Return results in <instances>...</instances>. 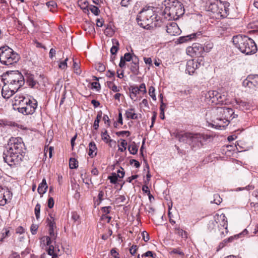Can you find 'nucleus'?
Returning a JSON list of instances; mask_svg holds the SVG:
<instances>
[{
	"label": "nucleus",
	"instance_id": "f257e3e1",
	"mask_svg": "<svg viewBox=\"0 0 258 258\" xmlns=\"http://www.w3.org/2000/svg\"><path fill=\"white\" fill-rule=\"evenodd\" d=\"M6 149L3 154L5 162L11 167L20 165L24 157L25 150L22 139L12 137L8 141Z\"/></svg>",
	"mask_w": 258,
	"mask_h": 258
},
{
	"label": "nucleus",
	"instance_id": "f03ea898",
	"mask_svg": "<svg viewBox=\"0 0 258 258\" xmlns=\"http://www.w3.org/2000/svg\"><path fill=\"white\" fill-rule=\"evenodd\" d=\"M152 7L144 8L138 14L137 21L139 25L147 30L160 27L162 21Z\"/></svg>",
	"mask_w": 258,
	"mask_h": 258
},
{
	"label": "nucleus",
	"instance_id": "7ed1b4c3",
	"mask_svg": "<svg viewBox=\"0 0 258 258\" xmlns=\"http://www.w3.org/2000/svg\"><path fill=\"white\" fill-rule=\"evenodd\" d=\"M37 101L34 98L23 94H17L14 98L13 106L15 110L23 115H32L37 107Z\"/></svg>",
	"mask_w": 258,
	"mask_h": 258
},
{
	"label": "nucleus",
	"instance_id": "20e7f679",
	"mask_svg": "<svg viewBox=\"0 0 258 258\" xmlns=\"http://www.w3.org/2000/svg\"><path fill=\"white\" fill-rule=\"evenodd\" d=\"M175 137L179 142L188 144L194 149L200 148L203 145V142L209 139L208 135L192 133H176Z\"/></svg>",
	"mask_w": 258,
	"mask_h": 258
},
{
	"label": "nucleus",
	"instance_id": "39448f33",
	"mask_svg": "<svg viewBox=\"0 0 258 258\" xmlns=\"http://www.w3.org/2000/svg\"><path fill=\"white\" fill-rule=\"evenodd\" d=\"M214 116L212 121L220 127L227 126L230 120L237 116L233 110L229 107H217L214 111Z\"/></svg>",
	"mask_w": 258,
	"mask_h": 258
},
{
	"label": "nucleus",
	"instance_id": "423d86ee",
	"mask_svg": "<svg viewBox=\"0 0 258 258\" xmlns=\"http://www.w3.org/2000/svg\"><path fill=\"white\" fill-rule=\"evenodd\" d=\"M232 40L235 47L246 55L254 54L257 50L256 45L253 39L245 35L234 36Z\"/></svg>",
	"mask_w": 258,
	"mask_h": 258
},
{
	"label": "nucleus",
	"instance_id": "0eeeda50",
	"mask_svg": "<svg viewBox=\"0 0 258 258\" xmlns=\"http://www.w3.org/2000/svg\"><path fill=\"white\" fill-rule=\"evenodd\" d=\"M165 6L162 14L168 20H176L184 13L183 5L178 0H168Z\"/></svg>",
	"mask_w": 258,
	"mask_h": 258
},
{
	"label": "nucleus",
	"instance_id": "6e6552de",
	"mask_svg": "<svg viewBox=\"0 0 258 258\" xmlns=\"http://www.w3.org/2000/svg\"><path fill=\"white\" fill-rule=\"evenodd\" d=\"M20 58V55L9 46L0 47V62L2 64L10 66L16 63Z\"/></svg>",
	"mask_w": 258,
	"mask_h": 258
},
{
	"label": "nucleus",
	"instance_id": "1a4fd4ad",
	"mask_svg": "<svg viewBox=\"0 0 258 258\" xmlns=\"http://www.w3.org/2000/svg\"><path fill=\"white\" fill-rule=\"evenodd\" d=\"M4 83L19 89L24 85L25 79L23 75L18 71H11L5 76Z\"/></svg>",
	"mask_w": 258,
	"mask_h": 258
},
{
	"label": "nucleus",
	"instance_id": "9d476101",
	"mask_svg": "<svg viewBox=\"0 0 258 258\" xmlns=\"http://www.w3.org/2000/svg\"><path fill=\"white\" fill-rule=\"evenodd\" d=\"M227 96L217 91H209L205 95V101L212 106L226 103Z\"/></svg>",
	"mask_w": 258,
	"mask_h": 258
},
{
	"label": "nucleus",
	"instance_id": "9b49d317",
	"mask_svg": "<svg viewBox=\"0 0 258 258\" xmlns=\"http://www.w3.org/2000/svg\"><path fill=\"white\" fill-rule=\"evenodd\" d=\"M214 222L221 230V235L224 236L225 233H227V220L225 215L223 213H217L214 216Z\"/></svg>",
	"mask_w": 258,
	"mask_h": 258
},
{
	"label": "nucleus",
	"instance_id": "f8f14e48",
	"mask_svg": "<svg viewBox=\"0 0 258 258\" xmlns=\"http://www.w3.org/2000/svg\"><path fill=\"white\" fill-rule=\"evenodd\" d=\"M202 45L199 43H194L191 46L186 49V53L192 57H198V58H203V54Z\"/></svg>",
	"mask_w": 258,
	"mask_h": 258
},
{
	"label": "nucleus",
	"instance_id": "ddd939ff",
	"mask_svg": "<svg viewBox=\"0 0 258 258\" xmlns=\"http://www.w3.org/2000/svg\"><path fill=\"white\" fill-rule=\"evenodd\" d=\"M203 58H198L196 61L194 59L189 60L186 62V73L189 75H193L195 71L200 67L203 62Z\"/></svg>",
	"mask_w": 258,
	"mask_h": 258
},
{
	"label": "nucleus",
	"instance_id": "4468645a",
	"mask_svg": "<svg viewBox=\"0 0 258 258\" xmlns=\"http://www.w3.org/2000/svg\"><path fill=\"white\" fill-rule=\"evenodd\" d=\"M18 89L13 87L7 84L4 83L2 90V95L5 99H9L13 96Z\"/></svg>",
	"mask_w": 258,
	"mask_h": 258
},
{
	"label": "nucleus",
	"instance_id": "2eb2a0df",
	"mask_svg": "<svg viewBox=\"0 0 258 258\" xmlns=\"http://www.w3.org/2000/svg\"><path fill=\"white\" fill-rule=\"evenodd\" d=\"M166 32L171 36L178 35L181 33L177 24L175 22H170L166 25Z\"/></svg>",
	"mask_w": 258,
	"mask_h": 258
},
{
	"label": "nucleus",
	"instance_id": "dca6fc26",
	"mask_svg": "<svg viewBox=\"0 0 258 258\" xmlns=\"http://www.w3.org/2000/svg\"><path fill=\"white\" fill-rule=\"evenodd\" d=\"M242 86L245 88V91L247 93L255 96L257 92V88L247 79H244L242 82Z\"/></svg>",
	"mask_w": 258,
	"mask_h": 258
},
{
	"label": "nucleus",
	"instance_id": "f3484780",
	"mask_svg": "<svg viewBox=\"0 0 258 258\" xmlns=\"http://www.w3.org/2000/svg\"><path fill=\"white\" fill-rule=\"evenodd\" d=\"M222 5L223 7L221 9L218 8V13L217 16H215L217 18H226L229 14V3L227 2H222Z\"/></svg>",
	"mask_w": 258,
	"mask_h": 258
},
{
	"label": "nucleus",
	"instance_id": "a211bd4d",
	"mask_svg": "<svg viewBox=\"0 0 258 258\" xmlns=\"http://www.w3.org/2000/svg\"><path fill=\"white\" fill-rule=\"evenodd\" d=\"M202 35V34L201 32L194 33L185 36L179 37L178 41L179 43H184L189 40H196L198 38H200Z\"/></svg>",
	"mask_w": 258,
	"mask_h": 258
},
{
	"label": "nucleus",
	"instance_id": "6ab92c4d",
	"mask_svg": "<svg viewBox=\"0 0 258 258\" xmlns=\"http://www.w3.org/2000/svg\"><path fill=\"white\" fill-rule=\"evenodd\" d=\"M223 7L222 5V2L220 1H217L216 2L211 3L209 6V11L212 12L213 14L217 16L218 13V8L221 9Z\"/></svg>",
	"mask_w": 258,
	"mask_h": 258
},
{
	"label": "nucleus",
	"instance_id": "aec40b11",
	"mask_svg": "<svg viewBox=\"0 0 258 258\" xmlns=\"http://www.w3.org/2000/svg\"><path fill=\"white\" fill-rule=\"evenodd\" d=\"M139 61L138 57L134 55V58L132 59L131 71L135 75H138L139 72Z\"/></svg>",
	"mask_w": 258,
	"mask_h": 258
},
{
	"label": "nucleus",
	"instance_id": "412c9836",
	"mask_svg": "<svg viewBox=\"0 0 258 258\" xmlns=\"http://www.w3.org/2000/svg\"><path fill=\"white\" fill-rule=\"evenodd\" d=\"M124 116L128 119H137L138 118V115L135 112V109L132 107L125 110Z\"/></svg>",
	"mask_w": 258,
	"mask_h": 258
},
{
	"label": "nucleus",
	"instance_id": "4be33fe9",
	"mask_svg": "<svg viewBox=\"0 0 258 258\" xmlns=\"http://www.w3.org/2000/svg\"><path fill=\"white\" fill-rule=\"evenodd\" d=\"M128 89L131 98L135 101L137 99V94L140 92L138 89V87L134 85L130 86Z\"/></svg>",
	"mask_w": 258,
	"mask_h": 258
},
{
	"label": "nucleus",
	"instance_id": "5701e85b",
	"mask_svg": "<svg viewBox=\"0 0 258 258\" xmlns=\"http://www.w3.org/2000/svg\"><path fill=\"white\" fill-rule=\"evenodd\" d=\"M97 149L95 143L94 142H91L89 144V151L88 155L91 158H94L97 155Z\"/></svg>",
	"mask_w": 258,
	"mask_h": 258
},
{
	"label": "nucleus",
	"instance_id": "b1692460",
	"mask_svg": "<svg viewBox=\"0 0 258 258\" xmlns=\"http://www.w3.org/2000/svg\"><path fill=\"white\" fill-rule=\"evenodd\" d=\"M236 103L238 105L239 109L242 110H249L251 107V104L248 102L239 99L236 100Z\"/></svg>",
	"mask_w": 258,
	"mask_h": 258
},
{
	"label": "nucleus",
	"instance_id": "393cba45",
	"mask_svg": "<svg viewBox=\"0 0 258 258\" xmlns=\"http://www.w3.org/2000/svg\"><path fill=\"white\" fill-rule=\"evenodd\" d=\"M48 188V186L47 185L46 181L45 178L42 179V182L39 184L37 191L38 192L40 195H43L46 191V190Z\"/></svg>",
	"mask_w": 258,
	"mask_h": 258
},
{
	"label": "nucleus",
	"instance_id": "a878e982",
	"mask_svg": "<svg viewBox=\"0 0 258 258\" xmlns=\"http://www.w3.org/2000/svg\"><path fill=\"white\" fill-rule=\"evenodd\" d=\"M27 82L29 86L31 88L35 87L38 84V82L34 79V76L30 74H26Z\"/></svg>",
	"mask_w": 258,
	"mask_h": 258
},
{
	"label": "nucleus",
	"instance_id": "bb28decb",
	"mask_svg": "<svg viewBox=\"0 0 258 258\" xmlns=\"http://www.w3.org/2000/svg\"><path fill=\"white\" fill-rule=\"evenodd\" d=\"M248 81L250 82L258 89V75H249L246 78Z\"/></svg>",
	"mask_w": 258,
	"mask_h": 258
},
{
	"label": "nucleus",
	"instance_id": "cd10ccee",
	"mask_svg": "<svg viewBox=\"0 0 258 258\" xmlns=\"http://www.w3.org/2000/svg\"><path fill=\"white\" fill-rule=\"evenodd\" d=\"M113 46L110 49V52L112 55L115 54L118 50L119 42L116 39H112Z\"/></svg>",
	"mask_w": 258,
	"mask_h": 258
},
{
	"label": "nucleus",
	"instance_id": "c85d7f7f",
	"mask_svg": "<svg viewBox=\"0 0 258 258\" xmlns=\"http://www.w3.org/2000/svg\"><path fill=\"white\" fill-rule=\"evenodd\" d=\"M101 138L102 140L105 142L106 143H111V142H115L113 140L110 139V136L108 135L107 130H105L104 132H102L101 133Z\"/></svg>",
	"mask_w": 258,
	"mask_h": 258
},
{
	"label": "nucleus",
	"instance_id": "c756f323",
	"mask_svg": "<svg viewBox=\"0 0 258 258\" xmlns=\"http://www.w3.org/2000/svg\"><path fill=\"white\" fill-rule=\"evenodd\" d=\"M175 233L178 234L179 236L182 238H187V232L182 229H180L179 227H176L174 228Z\"/></svg>",
	"mask_w": 258,
	"mask_h": 258
},
{
	"label": "nucleus",
	"instance_id": "7c9ffc66",
	"mask_svg": "<svg viewBox=\"0 0 258 258\" xmlns=\"http://www.w3.org/2000/svg\"><path fill=\"white\" fill-rule=\"evenodd\" d=\"M128 150L131 154L135 155L137 154L138 148L135 142L132 143L128 146Z\"/></svg>",
	"mask_w": 258,
	"mask_h": 258
},
{
	"label": "nucleus",
	"instance_id": "2f4dec72",
	"mask_svg": "<svg viewBox=\"0 0 258 258\" xmlns=\"http://www.w3.org/2000/svg\"><path fill=\"white\" fill-rule=\"evenodd\" d=\"M47 225L49 228H56V224L54 221V218L52 215H49V217L47 219Z\"/></svg>",
	"mask_w": 258,
	"mask_h": 258
},
{
	"label": "nucleus",
	"instance_id": "473e14b6",
	"mask_svg": "<svg viewBox=\"0 0 258 258\" xmlns=\"http://www.w3.org/2000/svg\"><path fill=\"white\" fill-rule=\"evenodd\" d=\"M213 47V44L211 42H206L204 44V46H203L202 45V49H203V52H209Z\"/></svg>",
	"mask_w": 258,
	"mask_h": 258
},
{
	"label": "nucleus",
	"instance_id": "72a5a7b5",
	"mask_svg": "<svg viewBox=\"0 0 258 258\" xmlns=\"http://www.w3.org/2000/svg\"><path fill=\"white\" fill-rule=\"evenodd\" d=\"M10 230L7 228L4 229L0 234V242H3L5 238L9 236Z\"/></svg>",
	"mask_w": 258,
	"mask_h": 258
},
{
	"label": "nucleus",
	"instance_id": "f704fd0d",
	"mask_svg": "<svg viewBox=\"0 0 258 258\" xmlns=\"http://www.w3.org/2000/svg\"><path fill=\"white\" fill-rule=\"evenodd\" d=\"M102 117V112L100 111L98 113L96 118L94 121V124H93V127L95 130H97L98 128L99 127V123L100 119Z\"/></svg>",
	"mask_w": 258,
	"mask_h": 258
},
{
	"label": "nucleus",
	"instance_id": "c9c22d12",
	"mask_svg": "<svg viewBox=\"0 0 258 258\" xmlns=\"http://www.w3.org/2000/svg\"><path fill=\"white\" fill-rule=\"evenodd\" d=\"M69 166L71 169H76L78 167V162L75 159L71 158L69 161Z\"/></svg>",
	"mask_w": 258,
	"mask_h": 258
},
{
	"label": "nucleus",
	"instance_id": "e433bc0d",
	"mask_svg": "<svg viewBox=\"0 0 258 258\" xmlns=\"http://www.w3.org/2000/svg\"><path fill=\"white\" fill-rule=\"evenodd\" d=\"M104 196V191L103 190L99 191L98 195V199L95 201L94 204L97 206L99 205L101 203V202L103 200Z\"/></svg>",
	"mask_w": 258,
	"mask_h": 258
},
{
	"label": "nucleus",
	"instance_id": "4c0bfd02",
	"mask_svg": "<svg viewBox=\"0 0 258 258\" xmlns=\"http://www.w3.org/2000/svg\"><path fill=\"white\" fill-rule=\"evenodd\" d=\"M107 83L108 88L111 89L113 92H118L120 91L119 88L113 82L107 81Z\"/></svg>",
	"mask_w": 258,
	"mask_h": 258
},
{
	"label": "nucleus",
	"instance_id": "58836bf2",
	"mask_svg": "<svg viewBox=\"0 0 258 258\" xmlns=\"http://www.w3.org/2000/svg\"><path fill=\"white\" fill-rule=\"evenodd\" d=\"M73 68L74 70V73L77 75H80L81 73V71L80 70L79 63L77 62L73 59Z\"/></svg>",
	"mask_w": 258,
	"mask_h": 258
},
{
	"label": "nucleus",
	"instance_id": "ea45409f",
	"mask_svg": "<svg viewBox=\"0 0 258 258\" xmlns=\"http://www.w3.org/2000/svg\"><path fill=\"white\" fill-rule=\"evenodd\" d=\"M41 239L43 241H46V244L48 246L52 245V244H51L53 241H54V243H55V240H52L51 237L50 236H43V237H42Z\"/></svg>",
	"mask_w": 258,
	"mask_h": 258
},
{
	"label": "nucleus",
	"instance_id": "a19ab883",
	"mask_svg": "<svg viewBox=\"0 0 258 258\" xmlns=\"http://www.w3.org/2000/svg\"><path fill=\"white\" fill-rule=\"evenodd\" d=\"M155 89L153 86H150L149 88V94L154 101L156 100V96L155 94Z\"/></svg>",
	"mask_w": 258,
	"mask_h": 258
},
{
	"label": "nucleus",
	"instance_id": "79ce46f5",
	"mask_svg": "<svg viewBox=\"0 0 258 258\" xmlns=\"http://www.w3.org/2000/svg\"><path fill=\"white\" fill-rule=\"evenodd\" d=\"M121 142L120 145L122 147V148L119 147L118 150L121 152L125 151L126 149V145L127 142L124 139H120Z\"/></svg>",
	"mask_w": 258,
	"mask_h": 258
},
{
	"label": "nucleus",
	"instance_id": "37998d69",
	"mask_svg": "<svg viewBox=\"0 0 258 258\" xmlns=\"http://www.w3.org/2000/svg\"><path fill=\"white\" fill-rule=\"evenodd\" d=\"M89 10L93 14L96 16H98L100 12L98 7L93 5L90 6Z\"/></svg>",
	"mask_w": 258,
	"mask_h": 258
},
{
	"label": "nucleus",
	"instance_id": "c03bdc74",
	"mask_svg": "<svg viewBox=\"0 0 258 258\" xmlns=\"http://www.w3.org/2000/svg\"><path fill=\"white\" fill-rule=\"evenodd\" d=\"M40 208H41L40 204L39 203L37 204V205H36V206L35 207L34 211H35V216L37 220H38V219L40 217Z\"/></svg>",
	"mask_w": 258,
	"mask_h": 258
},
{
	"label": "nucleus",
	"instance_id": "a18cd8bd",
	"mask_svg": "<svg viewBox=\"0 0 258 258\" xmlns=\"http://www.w3.org/2000/svg\"><path fill=\"white\" fill-rule=\"evenodd\" d=\"M95 68L96 70L100 72H103L105 70V66L101 62H98L96 64Z\"/></svg>",
	"mask_w": 258,
	"mask_h": 258
},
{
	"label": "nucleus",
	"instance_id": "49530a36",
	"mask_svg": "<svg viewBox=\"0 0 258 258\" xmlns=\"http://www.w3.org/2000/svg\"><path fill=\"white\" fill-rule=\"evenodd\" d=\"M117 178V174L115 173H113L111 175L108 176V179L110 180V182L113 184L116 183Z\"/></svg>",
	"mask_w": 258,
	"mask_h": 258
},
{
	"label": "nucleus",
	"instance_id": "de8ad7c7",
	"mask_svg": "<svg viewBox=\"0 0 258 258\" xmlns=\"http://www.w3.org/2000/svg\"><path fill=\"white\" fill-rule=\"evenodd\" d=\"M171 254H177L180 255H184L183 252L179 248H173L170 251Z\"/></svg>",
	"mask_w": 258,
	"mask_h": 258
},
{
	"label": "nucleus",
	"instance_id": "09e8293b",
	"mask_svg": "<svg viewBox=\"0 0 258 258\" xmlns=\"http://www.w3.org/2000/svg\"><path fill=\"white\" fill-rule=\"evenodd\" d=\"M126 200V198L123 195H118L115 199V202L118 203H124Z\"/></svg>",
	"mask_w": 258,
	"mask_h": 258
},
{
	"label": "nucleus",
	"instance_id": "8fccbe9b",
	"mask_svg": "<svg viewBox=\"0 0 258 258\" xmlns=\"http://www.w3.org/2000/svg\"><path fill=\"white\" fill-rule=\"evenodd\" d=\"M55 229V228H49V236L51 237L52 240H56V238L57 237L56 234H55L54 233Z\"/></svg>",
	"mask_w": 258,
	"mask_h": 258
},
{
	"label": "nucleus",
	"instance_id": "3c124183",
	"mask_svg": "<svg viewBox=\"0 0 258 258\" xmlns=\"http://www.w3.org/2000/svg\"><path fill=\"white\" fill-rule=\"evenodd\" d=\"M68 60V58H66L64 60L60 61L59 63L58 67L59 69L64 70L67 68V61Z\"/></svg>",
	"mask_w": 258,
	"mask_h": 258
},
{
	"label": "nucleus",
	"instance_id": "603ef678",
	"mask_svg": "<svg viewBox=\"0 0 258 258\" xmlns=\"http://www.w3.org/2000/svg\"><path fill=\"white\" fill-rule=\"evenodd\" d=\"M144 256L156 258V254L155 253H153L152 251H148L142 255V257H144Z\"/></svg>",
	"mask_w": 258,
	"mask_h": 258
},
{
	"label": "nucleus",
	"instance_id": "864d4df0",
	"mask_svg": "<svg viewBox=\"0 0 258 258\" xmlns=\"http://www.w3.org/2000/svg\"><path fill=\"white\" fill-rule=\"evenodd\" d=\"M116 135L117 136H122L123 137L124 135L128 137L131 135V133L128 131H122L120 132H117L116 133Z\"/></svg>",
	"mask_w": 258,
	"mask_h": 258
},
{
	"label": "nucleus",
	"instance_id": "5fc2aeb1",
	"mask_svg": "<svg viewBox=\"0 0 258 258\" xmlns=\"http://www.w3.org/2000/svg\"><path fill=\"white\" fill-rule=\"evenodd\" d=\"M54 251V246L53 245H49V248L47 250L48 254H49V255H51V256H53V255H54L55 254H57V253H55Z\"/></svg>",
	"mask_w": 258,
	"mask_h": 258
},
{
	"label": "nucleus",
	"instance_id": "6e6d98bb",
	"mask_svg": "<svg viewBox=\"0 0 258 258\" xmlns=\"http://www.w3.org/2000/svg\"><path fill=\"white\" fill-rule=\"evenodd\" d=\"M121 57L126 61H130L132 59V54L128 52L125 53L123 56H121Z\"/></svg>",
	"mask_w": 258,
	"mask_h": 258
},
{
	"label": "nucleus",
	"instance_id": "4d7b16f0",
	"mask_svg": "<svg viewBox=\"0 0 258 258\" xmlns=\"http://www.w3.org/2000/svg\"><path fill=\"white\" fill-rule=\"evenodd\" d=\"M138 89L140 92H142L143 94H146L147 93L146 85L145 83L141 84L140 86L138 87Z\"/></svg>",
	"mask_w": 258,
	"mask_h": 258
},
{
	"label": "nucleus",
	"instance_id": "13d9d810",
	"mask_svg": "<svg viewBox=\"0 0 258 258\" xmlns=\"http://www.w3.org/2000/svg\"><path fill=\"white\" fill-rule=\"evenodd\" d=\"M138 249V246L136 245H133L130 248V252L132 255H135L137 250Z\"/></svg>",
	"mask_w": 258,
	"mask_h": 258
},
{
	"label": "nucleus",
	"instance_id": "bf43d9fd",
	"mask_svg": "<svg viewBox=\"0 0 258 258\" xmlns=\"http://www.w3.org/2000/svg\"><path fill=\"white\" fill-rule=\"evenodd\" d=\"M132 0H121L120 5L122 7H127L130 4Z\"/></svg>",
	"mask_w": 258,
	"mask_h": 258
},
{
	"label": "nucleus",
	"instance_id": "052dcab7",
	"mask_svg": "<svg viewBox=\"0 0 258 258\" xmlns=\"http://www.w3.org/2000/svg\"><path fill=\"white\" fill-rule=\"evenodd\" d=\"M170 209H171V208L169 207V211H168V217L169 219L170 223L171 224L174 225L175 224V221L173 219V215L172 214L171 212H170Z\"/></svg>",
	"mask_w": 258,
	"mask_h": 258
},
{
	"label": "nucleus",
	"instance_id": "680f3d73",
	"mask_svg": "<svg viewBox=\"0 0 258 258\" xmlns=\"http://www.w3.org/2000/svg\"><path fill=\"white\" fill-rule=\"evenodd\" d=\"M111 209V207L110 206L103 207L101 208V211L104 213V214L107 215L110 213Z\"/></svg>",
	"mask_w": 258,
	"mask_h": 258
},
{
	"label": "nucleus",
	"instance_id": "e2e57ef3",
	"mask_svg": "<svg viewBox=\"0 0 258 258\" xmlns=\"http://www.w3.org/2000/svg\"><path fill=\"white\" fill-rule=\"evenodd\" d=\"M117 177L122 178L124 176V172L123 171V169L120 167V169H118L117 170V173L116 174Z\"/></svg>",
	"mask_w": 258,
	"mask_h": 258
},
{
	"label": "nucleus",
	"instance_id": "0e129e2a",
	"mask_svg": "<svg viewBox=\"0 0 258 258\" xmlns=\"http://www.w3.org/2000/svg\"><path fill=\"white\" fill-rule=\"evenodd\" d=\"M54 202L53 198L49 197L48 199L47 205L49 208H53L54 206Z\"/></svg>",
	"mask_w": 258,
	"mask_h": 258
},
{
	"label": "nucleus",
	"instance_id": "69168bd1",
	"mask_svg": "<svg viewBox=\"0 0 258 258\" xmlns=\"http://www.w3.org/2000/svg\"><path fill=\"white\" fill-rule=\"evenodd\" d=\"M46 5L48 8L50 9L54 8L56 6V3L53 1H49L46 3Z\"/></svg>",
	"mask_w": 258,
	"mask_h": 258
},
{
	"label": "nucleus",
	"instance_id": "338daca9",
	"mask_svg": "<svg viewBox=\"0 0 258 258\" xmlns=\"http://www.w3.org/2000/svg\"><path fill=\"white\" fill-rule=\"evenodd\" d=\"M142 236H143V239L146 242L148 241L150 239V237H149V235L148 233L145 231H144L142 232Z\"/></svg>",
	"mask_w": 258,
	"mask_h": 258
},
{
	"label": "nucleus",
	"instance_id": "774afa93",
	"mask_svg": "<svg viewBox=\"0 0 258 258\" xmlns=\"http://www.w3.org/2000/svg\"><path fill=\"white\" fill-rule=\"evenodd\" d=\"M111 219V217L107 216L106 214H103L101 217V220H106L107 223H109Z\"/></svg>",
	"mask_w": 258,
	"mask_h": 258
}]
</instances>
